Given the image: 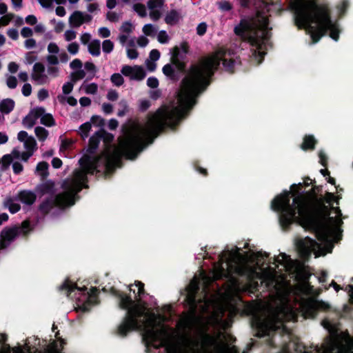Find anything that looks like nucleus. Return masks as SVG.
<instances>
[{"mask_svg":"<svg viewBox=\"0 0 353 353\" xmlns=\"http://www.w3.org/2000/svg\"><path fill=\"white\" fill-rule=\"evenodd\" d=\"M70 66L72 70H80L82 68V62L79 59H76L70 63Z\"/></svg>","mask_w":353,"mask_h":353,"instance_id":"nucleus-64","label":"nucleus"},{"mask_svg":"<svg viewBox=\"0 0 353 353\" xmlns=\"http://www.w3.org/2000/svg\"><path fill=\"white\" fill-rule=\"evenodd\" d=\"M48 73L52 77H56L59 75V68L56 65H50L48 68Z\"/></svg>","mask_w":353,"mask_h":353,"instance_id":"nucleus-58","label":"nucleus"},{"mask_svg":"<svg viewBox=\"0 0 353 353\" xmlns=\"http://www.w3.org/2000/svg\"><path fill=\"white\" fill-rule=\"evenodd\" d=\"M17 79L14 76H8L6 78V85L10 89H14L17 86Z\"/></svg>","mask_w":353,"mask_h":353,"instance_id":"nucleus-46","label":"nucleus"},{"mask_svg":"<svg viewBox=\"0 0 353 353\" xmlns=\"http://www.w3.org/2000/svg\"><path fill=\"white\" fill-rule=\"evenodd\" d=\"M297 246L303 257H307L311 252H314L316 257L319 256L320 245L313 239L306 237L300 240Z\"/></svg>","mask_w":353,"mask_h":353,"instance_id":"nucleus-14","label":"nucleus"},{"mask_svg":"<svg viewBox=\"0 0 353 353\" xmlns=\"http://www.w3.org/2000/svg\"><path fill=\"white\" fill-rule=\"evenodd\" d=\"M137 43L139 47L144 48L148 44L149 39L145 36H140L137 38Z\"/></svg>","mask_w":353,"mask_h":353,"instance_id":"nucleus-59","label":"nucleus"},{"mask_svg":"<svg viewBox=\"0 0 353 353\" xmlns=\"http://www.w3.org/2000/svg\"><path fill=\"white\" fill-rule=\"evenodd\" d=\"M4 205L11 213H15L21 209L20 205L12 198H8L5 201Z\"/></svg>","mask_w":353,"mask_h":353,"instance_id":"nucleus-37","label":"nucleus"},{"mask_svg":"<svg viewBox=\"0 0 353 353\" xmlns=\"http://www.w3.org/2000/svg\"><path fill=\"white\" fill-rule=\"evenodd\" d=\"M142 31L145 36L153 37L155 35L157 28L152 24H146L143 27Z\"/></svg>","mask_w":353,"mask_h":353,"instance_id":"nucleus-40","label":"nucleus"},{"mask_svg":"<svg viewBox=\"0 0 353 353\" xmlns=\"http://www.w3.org/2000/svg\"><path fill=\"white\" fill-rule=\"evenodd\" d=\"M106 97L110 101H116L119 99V93L114 90H110Z\"/></svg>","mask_w":353,"mask_h":353,"instance_id":"nucleus-56","label":"nucleus"},{"mask_svg":"<svg viewBox=\"0 0 353 353\" xmlns=\"http://www.w3.org/2000/svg\"><path fill=\"white\" fill-rule=\"evenodd\" d=\"M134 286L137 288L136 298L140 299L141 295L144 294V284L141 281H136Z\"/></svg>","mask_w":353,"mask_h":353,"instance_id":"nucleus-52","label":"nucleus"},{"mask_svg":"<svg viewBox=\"0 0 353 353\" xmlns=\"http://www.w3.org/2000/svg\"><path fill=\"white\" fill-rule=\"evenodd\" d=\"M25 21L30 26H35L37 23V19L34 15L30 14L25 18Z\"/></svg>","mask_w":353,"mask_h":353,"instance_id":"nucleus-63","label":"nucleus"},{"mask_svg":"<svg viewBox=\"0 0 353 353\" xmlns=\"http://www.w3.org/2000/svg\"><path fill=\"white\" fill-rule=\"evenodd\" d=\"M295 317L292 308L287 303L282 302L280 306L272 309L268 308L257 317L259 327L265 331L279 328L283 321H291Z\"/></svg>","mask_w":353,"mask_h":353,"instance_id":"nucleus-6","label":"nucleus"},{"mask_svg":"<svg viewBox=\"0 0 353 353\" xmlns=\"http://www.w3.org/2000/svg\"><path fill=\"white\" fill-rule=\"evenodd\" d=\"M33 30L28 27H24L21 30V35L23 38H30L33 35Z\"/></svg>","mask_w":353,"mask_h":353,"instance_id":"nucleus-57","label":"nucleus"},{"mask_svg":"<svg viewBox=\"0 0 353 353\" xmlns=\"http://www.w3.org/2000/svg\"><path fill=\"white\" fill-rule=\"evenodd\" d=\"M32 80L38 85L46 84L49 82V78L46 73L45 65L41 62L34 64L31 72Z\"/></svg>","mask_w":353,"mask_h":353,"instance_id":"nucleus-15","label":"nucleus"},{"mask_svg":"<svg viewBox=\"0 0 353 353\" xmlns=\"http://www.w3.org/2000/svg\"><path fill=\"white\" fill-rule=\"evenodd\" d=\"M42 112L43 113L41 117L40 123L46 127L54 126L56 125V121L53 116L51 114L46 112L44 108H43Z\"/></svg>","mask_w":353,"mask_h":353,"instance_id":"nucleus-28","label":"nucleus"},{"mask_svg":"<svg viewBox=\"0 0 353 353\" xmlns=\"http://www.w3.org/2000/svg\"><path fill=\"white\" fill-rule=\"evenodd\" d=\"M48 52L50 54H59L60 50L59 47L57 46V43L54 42H51L48 44L47 48Z\"/></svg>","mask_w":353,"mask_h":353,"instance_id":"nucleus-48","label":"nucleus"},{"mask_svg":"<svg viewBox=\"0 0 353 353\" xmlns=\"http://www.w3.org/2000/svg\"><path fill=\"white\" fill-rule=\"evenodd\" d=\"M301 307L305 318H313L316 311H327L330 306L321 301H309L303 303Z\"/></svg>","mask_w":353,"mask_h":353,"instance_id":"nucleus-13","label":"nucleus"},{"mask_svg":"<svg viewBox=\"0 0 353 353\" xmlns=\"http://www.w3.org/2000/svg\"><path fill=\"white\" fill-rule=\"evenodd\" d=\"M20 228L19 230V234H23L26 235L30 231V222L27 220L24 221L21 223V227H18Z\"/></svg>","mask_w":353,"mask_h":353,"instance_id":"nucleus-47","label":"nucleus"},{"mask_svg":"<svg viewBox=\"0 0 353 353\" xmlns=\"http://www.w3.org/2000/svg\"><path fill=\"white\" fill-rule=\"evenodd\" d=\"M119 296L120 298L119 306L123 309H128V314H129V310L137 304H133L132 299L126 294H120Z\"/></svg>","mask_w":353,"mask_h":353,"instance_id":"nucleus-29","label":"nucleus"},{"mask_svg":"<svg viewBox=\"0 0 353 353\" xmlns=\"http://www.w3.org/2000/svg\"><path fill=\"white\" fill-rule=\"evenodd\" d=\"M20 154L21 152L19 150L14 149L11 154L3 156L2 158L3 166L7 168L14 159H21Z\"/></svg>","mask_w":353,"mask_h":353,"instance_id":"nucleus-26","label":"nucleus"},{"mask_svg":"<svg viewBox=\"0 0 353 353\" xmlns=\"http://www.w3.org/2000/svg\"><path fill=\"white\" fill-rule=\"evenodd\" d=\"M267 26L266 18L259 17L257 21H242L239 26L235 28L234 32L245 41H248L251 46L255 47L258 52L261 54L263 40L267 35Z\"/></svg>","mask_w":353,"mask_h":353,"instance_id":"nucleus-5","label":"nucleus"},{"mask_svg":"<svg viewBox=\"0 0 353 353\" xmlns=\"http://www.w3.org/2000/svg\"><path fill=\"white\" fill-rule=\"evenodd\" d=\"M17 139L23 143V147L26 149L24 152H21V159L27 161L37 150V141L32 136L29 135L28 133L24 130L18 132Z\"/></svg>","mask_w":353,"mask_h":353,"instance_id":"nucleus-10","label":"nucleus"},{"mask_svg":"<svg viewBox=\"0 0 353 353\" xmlns=\"http://www.w3.org/2000/svg\"><path fill=\"white\" fill-rule=\"evenodd\" d=\"M293 1L296 23L310 34L313 43L318 41L327 30H331V37L337 39L326 6L317 5L314 0Z\"/></svg>","mask_w":353,"mask_h":353,"instance_id":"nucleus-3","label":"nucleus"},{"mask_svg":"<svg viewBox=\"0 0 353 353\" xmlns=\"http://www.w3.org/2000/svg\"><path fill=\"white\" fill-rule=\"evenodd\" d=\"M331 347L338 353H353V338L331 334Z\"/></svg>","mask_w":353,"mask_h":353,"instance_id":"nucleus-11","label":"nucleus"},{"mask_svg":"<svg viewBox=\"0 0 353 353\" xmlns=\"http://www.w3.org/2000/svg\"><path fill=\"white\" fill-rule=\"evenodd\" d=\"M157 39L159 42L161 43H165L169 41V36L165 31L162 30L159 32L157 35Z\"/></svg>","mask_w":353,"mask_h":353,"instance_id":"nucleus-51","label":"nucleus"},{"mask_svg":"<svg viewBox=\"0 0 353 353\" xmlns=\"http://www.w3.org/2000/svg\"><path fill=\"white\" fill-rule=\"evenodd\" d=\"M59 101L62 103H67L70 105L74 106L77 103V101L73 97H59Z\"/></svg>","mask_w":353,"mask_h":353,"instance_id":"nucleus-44","label":"nucleus"},{"mask_svg":"<svg viewBox=\"0 0 353 353\" xmlns=\"http://www.w3.org/2000/svg\"><path fill=\"white\" fill-rule=\"evenodd\" d=\"M181 15L178 12L171 10L166 14L165 21L168 25H174L179 21Z\"/></svg>","mask_w":353,"mask_h":353,"instance_id":"nucleus-32","label":"nucleus"},{"mask_svg":"<svg viewBox=\"0 0 353 353\" xmlns=\"http://www.w3.org/2000/svg\"><path fill=\"white\" fill-rule=\"evenodd\" d=\"M106 18L111 22H117L119 20V14L116 12L110 11L107 13Z\"/></svg>","mask_w":353,"mask_h":353,"instance_id":"nucleus-54","label":"nucleus"},{"mask_svg":"<svg viewBox=\"0 0 353 353\" xmlns=\"http://www.w3.org/2000/svg\"><path fill=\"white\" fill-rule=\"evenodd\" d=\"M21 92L25 97L30 96L32 93V85L28 83H26L22 87Z\"/></svg>","mask_w":353,"mask_h":353,"instance_id":"nucleus-61","label":"nucleus"},{"mask_svg":"<svg viewBox=\"0 0 353 353\" xmlns=\"http://www.w3.org/2000/svg\"><path fill=\"white\" fill-rule=\"evenodd\" d=\"M19 230L20 228L17 227H13L5 228L1 231L0 236V250L6 248L11 241L19 235Z\"/></svg>","mask_w":353,"mask_h":353,"instance_id":"nucleus-19","label":"nucleus"},{"mask_svg":"<svg viewBox=\"0 0 353 353\" xmlns=\"http://www.w3.org/2000/svg\"><path fill=\"white\" fill-rule=\"evenodd\" d=\"M85 72L82 69L75 70L71 74L72 80L73 81H77L79 80H81V79H83L85 77Z\"/></svg>","mask_w":353,"mask_h":353,"instance_id":"nucleus-45","label":"nucleus"},{"mask_svg":"<svg viewBox=\"0 0 353 353\" xmlns=\"http://www.w3.org/2000/svg\"><path fill=\"white\" fill-rule=\"evenodd\" d=\"M114 47V43L110 39L104 40L102 43V50L104 53H110L113 50Z\"/></svg>","mask_w":353,"mask_h":353,"instance_id":"nucleus-42","label":"nucleus"},{"mask_svg":"<svg viewBox=\"0 0 353 353\" xmlns=\"http://www.w3.org/2000/svg\"><path fill=\"white\" fill-rule=\"evenodd\" d=\"M92 19V17L85 12L81 11H74L70 16L68 21L69 24L72 28H79L83 23H88Z\"/></svg>","mask_w":353,"mask_h":353,"instance_id":"nucleus-18","label":"nucleus"},{"mask_svg":"<svg viewBox=\"0 0 353 353\" xmlns=\"http://www.w3.org/2000/svg\"><path fill=\"white\" fill-rule=\"evenodd\" d=\"M48 164L45 162L42 161L38 163L37 168H36V172L37 174L40 175L42 177H46L48 175Z\"/></svg>","mask_w":353,"mask_h":353,"instance_id":"nucleus-38","label":"nucleus"},{"mask_svg":"<svg viewBox=\"0 0 353 353\" xmlns=\"http://www.w3.org/2000/svg\"><path fill=\"white\" fill-rule=\"evenodd\" d=\"M43 107H35L32 108L29 112L23 118L22 125L26 128H32L37 122L43 113Z\"/></svg>","mask_w":353,"mask_h":353,"instance_id":"nucleus-17","label":"nucleus"},{"mask_svg":"<svg viewBox=\"0 0 353 353\" xmlns=\"http://www.w3.org/2000/svg\"><path fill=\"white\" fill-rule=\"evenodd\" d=\"M180 50L178 47H174L172 49L171 61L179 70H183L185 68V63L179 60V55Z\"/></svg>","mask_w":353,"mask_h":353,"instance_id":"nucleus-27","label":"nucleus"},{"mask_svg":"<svg viewBox=\"0 0 353 353\" xmlns=\"http://www.w3.org/2000/svg\"><path fill=\"white\" fill-rule=\"evenodd\" d=\"M165 0H148L147 5L150 10V17L153 21H158L161 16V9L164 5Z\"/></svg>","mask_w":353,"mask_h":353,"instance_id":"nucleus-20","label":"nucleus"},{"mask_svg":"<svg viewBox=\"0 0 353 353\" xmlns=\"http://www.w3.org/2000/svg\"><path fill=\"white\" fill-rule=\"evenodd\" d=\"M272 206L274 210L282 211V219L286 223L298 220L303 227L314 230L320 239L327 236V231L323 226L327 210L322 202H313L309 197L299 195L290 205L288 195H281L274 200Z\"/></svg>","mask_w":353,"mask_h":353,"instance_id":"nucleus-2","label":"nucleus"},{"mask_svg":"<svg viewBox=\"0 0 353 353\" xmlns=\"http://www.w3.org/2000/svg\"><path fill=\"white\" fill-rule=\"evenodd\" d=\"M99 35L102 38H108L110 36V30L105 27L100 28L98 30Z\"/></svg>","mask_w":353,"mask_h":353,"instance_id":"nucleus-60","label":"nucleus"},{"mask_svg":"<svg viewBox=\"0 0 353 353\" xmlns=\"http://www.w3.org/2000/svg\"><path fill=\"white\" fill-rule=\"evenodd\" d=\"M134 29V25L130 21L123 23L119 28V34L118 39L122 45H124L133 32Z\"/></svg>","mask_w":353,"mask_h":353,"instance_id":"nucleus-21","label":"nucleus"},{"mask_svg":"<svg viewBox=\"0 0 353 353\" xmlns=\"http://www.w3.org/2000/svg\"><path fill=\"white\" fill-rule=\"evenodd\" d=\"M220 266L221 264L214 268V277L216 279H218L225 275L223 268Z\"/></svg>","mask_w":353,"mask_h":353,"instance_id":"nucleus-62","label":"nucleus"},{"mask_svg":"<svg viewBox=\"0 0 353 353\" xmlns=\"http://www.w3.org/2000/svg\"><path fill=\"white\" fill-rule=\"evenodd\" d=\"M101 137V134L99 132L95 133L89 141V146L88 151L90 153L94 152V151L98 147V145L100 141V139Z\"/></svg>","mask_w":353,"mask_h":353,"instance_id":"nucleus-36","label":"nucleus"},{"mask_svg":"<svg viewBox=\"0 0 353 353\" xmlns=\"http://www.w3.org/2000/svg\"><path fill=\"white\" fill-rule=\"evenodd\" d=\"M79 46L77 43L76 42H72V43H70L68 46H67V50L68 51L72 54H77L78 52H79Z\"/></svg>","mask_w":353,"mask_h":353,"instance_id":"nucleus-53","label":"nucleus"},{"mask_svg":"<svg viewBox=\"0 0 353 353\" xmlns=\"http://www.w3.org/2000/svg\"><path fill=\"white\" fill-rule=\"evenodd\" d=\"M133 10L141 17H145L147 15L145 7L143 4L137 3L134 4Z\"/></svg>","mask_w":353,"mask_h":353,"instance_id":"nucleus-41","label":"nucleus"},{"mask_svg":"<svg viewBox=\"0 0 353 353\" xmlns=\"http://www.w3.org/2000/svg\"><path fill=\"white\" fill-rule=\"evenodd\" d=\"M127 56L130 59H135L139 57V52L134 48L127 49Z\"/></svg>","mask_w":353,"mask_h":353,"instance_id":"nucleus-55","label":"nucleus"},{"mask_svg":"<svg viewBox=\"0 0 353 353\" xmlns=\"http://www.w3.org/2000/svg\"><path fill=\"white\" fill-rule=\"evenodd\" d=\"M64 39L66 41H71L77 37V32L72 30H68L64 32Z\"/></svg>","mask_w":353,"mask_h":353,"instance_id":"nucleus-49","label":"nucleus"},{"mask_svg":"<svg viewBox=\"0 0 353 353\" xmlns=\"http://www.w3.org/2000/svg\"><path fill=\"white\" fill-rule=\"evenodd\" d=\"M99 121L100 123H102V119L100 118V117L98 116H93L90 121L86 122L83 124H82L79 129L78 133L83 138H87L88 137L89 132L92 128V123H95Z\"/></svg>","mask_w":353,"mask_h":353,"instance_id":"nucleus-23","label":"nucleus"},{"mask_svg":"<svg viewBox=\"0 0 353 353\" xmlns=\"http://www.w3.org/2000/svg\"><path fill=\"white\" fill-rule=\"evenodd\" d=\"M41 194H50L54 192V183L52 181H48L39 187Z\"/></svg>","mask_w":353,"mask_h":353,"instance_id":"nucleus-35","label":"nucleus"},{"mask_svg":"<svg viewBox=\"0 0 353 353\" xmlns=\"http://www.w3.org/2000/svg\"><path fill=\"white\" fill-rule=\"evenodd\" d=\"M34 134L40 142H44L49 136V132L42 126H37L34 128Z\"/></svg>","mask_w":353,"mask_h":353,"instance_id":"nucleus-31","label":"nucleus"},{"mask_svg":"<svg viewBox=\"0 0 353 353\" xmlns=\"http://www.w3.org/2000/svg\"><path fill=\"white\" fill-rule=\"evenodd\" d=\"M15 107V102L13 99L7 98L0 101V112L2 114H10Z\"/></svg>","mask_w":353,"mask_h":353,"instance_id":"nucleus-24","label":"nucleus"},{"mask_svg":"<svg viewBox=\"0 0 353 353\" xmlns=\"http://www.w3.org/2000/svg\"><path fill=\"white\" fill-rule=\"evenodd\" d=\"M228 337V335L223 334V339H220L221 335L215 339L209 334H204L202 336L201 347H193L190 353H206L208 347L212 345L215 346L216 353H238L235 346H230L223 341H227Z\"/></svg>","mask_w":353,"mask_h":353,"instance_id":"nucleus-8","label":"nucleus"},{"mask_svg":"<svg viewBox=\"0 0 353 353\" xmlns=\"http://www.w3.org/2000/svg\"><path fill=\"white\" fill-rule=\"evenodd\" d=\"M110 81L112 83L117 87L121 86L124 83V79L122 73H114L110 77Z\"/></svg>","mask_w":353,"mask_h":353,"instance_id":"nucleus-39","label":"nucleus"},{"mask_svg":"<svg viewBox=\"0 0 353 353\" xmlns=\"http://www.w3.org/2000/svg\"><path fill=\"white\" fill-rule=\"evenodd\" d=\"M81 89L83 90L85 94H95L98 92V85L95 83H85L84 82Z\"/></svg>","mask_w":353,"mask_h":353,"instance_id":"nucleus-33","label":"nucleus"},{"mask_svg":"<svg viewBox=\"0 0 353 353\" xmlns=\"http://www.w3.org/2000/svg\"><path fill=\"white\" fill-rule=\"evenodd\" d=\"M132 329L141 330L147 339L150 342H159L161 346L165 345L168 339V327L143 305H136L130 308L118 330L120 334L125 335Z\"/></svg>","mask_w":353,"mask_h":353,"instance_id":"nucleus-4","label":"nucleus"},{"mask_svg":"<svg viewBox=\"0 0 353 353\" xmlns=\"http://www.w3.org/2000/svg\"><path fill=\"white\" fill-rule=\"evenodd\" d=\"M65 344L63 339H59L50 344L44 352L38 353H61L63 345Z\"/></svg>","mask_w":353,"mask_h":353,"instance_id":"nucleus-25","label":"nucleus"},{"mask_svg":"<svg viewBox=\"0 0 353 353\" xmlns=\"http://www.w3.org/2000/svg\"><path fill=\"white\" fill-rule=\"evenodd\" d=\"M46 61L50 65H57L59 63V57L56 54H48Z\"/></svg>","mask_w":353,"mask_h":353,"instance_id":"nucleus-50","label":"nucleus"},{"mask_svg":"<svg viewBox=\"0 0 353 353\" xmlns=\"http://www.w3.org/2000/svg\"><path fill=\"white\" fill-rule=\"evenodd\" d=\"M61 289L66 291L68 296H70L71 294L74 293L75 299L78 302L79 307L82 306L85 309L87 305L96 302L97 289L92 288L90 292H85V288H78L74 283L70 281H65L63 284Z\"/></svg>","mask_w":353,"mask_h":353,"instance_id":"nucleus-9","label":"nucleus"},{"mask_svg":"<svg viewBox=\"0 0 353 353\" xmlns=\"http://www.w3.org/2000/svg\"><path fill=\"white\" fill-rule=\"evenodd\" d=\"M226 261L229 273L236 272L243 274V264L241 256L237 252H228L223 254L220 259V263Z\"/></svg>","mask_w":353,"mask_h":353,"instance_id":"nucleus-12","label":"nucleus"},{"mask_svg":"<svg viewBox=\"0 0 353 353\" xmlns=\"http://www.w3.org/2000/svg\"><path fill=\"white\" fill-rule=\"evenodd\" d=\"M316 144V140L312 135L305 136L303 139L301 148L304 150H313Z\"/></svg>","mask_w":353,"mask_h":353,"instance_id":"nucleus-34","label":"nucleus"},{"mask_svg":"<svg viewBox=\"0 0 353 353\" xmlns=\"http://www.w3.org/2000/svg\"><path fill=\"white\" fill-rule=\"evenodd\" d=\"M88 52L95 57H98L101 54V42L99 40L94 39L90 41L88 45Z\"/></svg>","mask_w":353,"mask_h":353,"instance_id":"nucleus-30","label":"nucleus"},{"mask_svg":"<svg viewBox=\"0 0 353 353\" xmlns=\"http://www.w3.org/2000/svg\"><path fill=\"white\" fill-rule=\"evenodd\" d=\"M17 199L25 205H31L37 199L35 192L30 190H21L17 194Z\"/></svg>","mask_w":353,"mask_h":353,"instance_id":"nucleus-22","label":"nucleus"},{"mask_svg":"<svg viewBox=\"0 0 353 353\" xmlns=\"http://www.w3.org/2000/svg\"><path fill=\"white\" fill-rule=\"evenodd\" d=\"M310 200H312L313 202H322V203L327 208V215H325L323 217V221H325L323 223V230L327 231V234L324 239H320L317 235L316 237L319 241H326L328 240V239L331 236L333 231L336 230L341 223V219L340 218L341 214V210L338 207H332V210L336 214V216L334 219L330 218L328 216L330 215V211L328 209V207L326 206L324 203V201L329 205H331V203L333 201H336V197L332 193H326L323 200L319 199V200H314L310 198H309Z\"/></svg>","mask_w":353,"mask_h":353,"instance_id":"nucleus-7","label":"nucleus"},{"mask_svg":"<svg viewBox=\"0 0 353 353\" xmlns=\"http://www.w3.org/2000/svg\"><path fill=\"white\" fill-rule=\"evenodd\" d=\"M221 60H223L224 67L233 72L234 61L224 58L222 50L201 59L191 67L183 80L176 104L161 107L148 116L145 124L132 123L128 125L123 135L119 138L117 146L107 147L101 157L92 158V174L101 166L111 170L123 156L133 159L145 146L152 143L165 127L176 125L194 105L196 96L210 83L209 79Z\"/></svg>","mask_w":353,"mask_h":353,"instance_id":"nucleus-1","label":"nucleus"},{"mask_svg":"<svg viewBox=\"0 0 353 353\" xmlns=\"http://www.w3.org/2000/svg\"><path fill=\"white\" fill-rule=\"evenodd\" d=\"M15 17L13 13H7L1 17V26H8Z\"/></svg>","mask_w":353,"mask_h":353,"instance_id":"nucleus-43","label":"nucleus"},{"mask_svg":"<svg viewBox=\"0 0 353 353\" xmlns=\"http://www.w3.org/2000/svg\"><path fill=\"white\" fill-rule=\"evenodd\" d=\"M121 72L125 77H128L131 80L141 81L145 76V70L140 65H123L121 70Z\"/></svg>","mask_w":353,"mask_h":353,"instance_id":"nucleus-16","label":"nucleus"}]
</instances>
